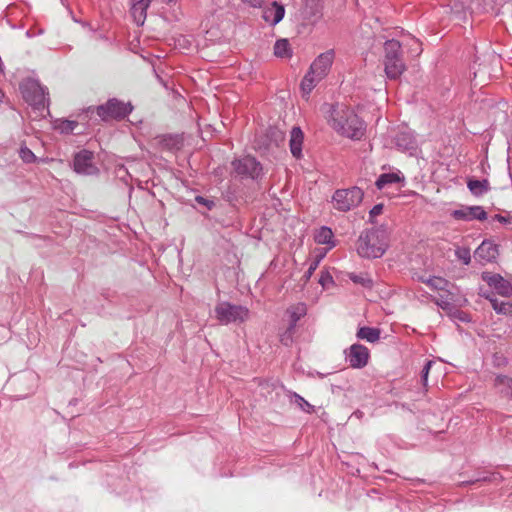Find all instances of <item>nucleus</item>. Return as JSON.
I'll list each match as a JSON object with an SVG mask.
<instances>
[{
    "instance_id": "1",
    "label": "nucleus",
    "mask_w": 512,
    "mask_h": 512,
    "mask_svg": "<svg viewBox=\"0 0 512 512\" xmlns=\"http://www.w3.org/2000/svg\"><path fill=\"white\" fill-rule=\"evenodd\" d=\"M329 125L341 136L360 140L365 135V122L350 108L340 105H326Z\"/></svg>"
},
{
    "instance_id": "2",
    "label": "nucleus",
    "mask_w": 512,
    "mask_h": 512,
    "mask_svg": "<svg viewBox=\"0 0 512 512\" xmlns=\"http://www.w3.org/2000/svg\"><path fill=\"white\" fill-rule=\"evenodd\" d=\"M388 231L384 226L366 229L358 237L357 253L367 259L380 258L388 248Z\"/></svg>"
},
{
    "instance_id": "3",
    "label": "nucleus",
    "mask_w": 512,
    "mask_h": 512,
    "mask_svg": "<svg viewBox=\"0 0 512 512\" xmlns=\"http://www.w3.org/2000/svg\"><path fill=\"white\" fill-rule=\"evenodd\" d=\"M334 59L332 50L320 54L311 64L309 71L301 82V89L309 94L329 72Z\"/></svg>"
},
{
    "instance_id": "4",
    "label": "nucleus",
    "mask_w": 512,
    "mask_h": 512,
    "mask_svg": "<svg viewBox=\"0 0 512 512\" xmlns=\"http://www.w3.org/2000/svg\"><path fill=\"white\" fill-rule=\"evenodd\" d=\"M215 318L222 325L241 324L249 318L250 311L242 305L220 302L214 309Z\"/></svg>"
},
{
    "instance_id": "5",
    "label": "nucleus",
    "mask_w": 512,
    "mask_h": 512,
    "mask_svg": "<svg viewBox=\"0 0 512 512\" xmlns=\"http://www.w3.org/2000/svg\"><path fill=\"white\" fill-rule=\"evenodd\" d=\"M20 89L24 100L35 109L42 110L48 106L47 88L42 86L38 80L27 79L21 84Z\"/></svg>"
},
{
    "instance_id": "6",
    "label": "nucleus",
    "mask_w": 512,
    "mask_h": 512,
    "mask_svg": "<svg viewBox=\"0 0 512 512\" xmlns=\"http://www.w3.org/2000/svg\"><path fill=\"white\" fill-rule=\"evenodd\" d=\"M363 197V190L357 186L338 189L332 196L333 207L338 211L347 212L356 208L362 202Z\"/></svg>"
},
{
    "instance_id": "7",
    "label": "nucleus",
    "mask_w": 512,
    "mask_h": 512,
    "mask_svg": "<svg viewBox=\"0 0 512 512\" xmlns=\"http://www.w3.org/2000/svg\"><path fill=\"white\" fill-rule=\"evenodd\" d=\"M132 110L130 103H124L116 98L109 99L105 104L96 107V113L103 121L125 118Z\"/></svg>"
},
{
    "instance_id": "8",
    "label": "nucleus",
    "mask_w": 512,
    "mask_h": 512,
    "mask_svg": "<svg viewBox=\"0 0 512 512\" xmlns=\"http://www.w3.org/2000/svg\"><path fill=\"white\" fill-rule=\"evenodd\" d=\"M234 172L242 178L256 180L260 177L262 166L254 157L246 156L232 162Z\"/></svg>"
},
{
    "instance_id": "9",
    "label": "nucleus",
    "mask_w": 512,
    "mask_h": 512,
    "mask_svg": "<svg viewBox=\"0 0 512 512\" xmlns=\"http://www.w3.org/2000/svg\"><path fill=\"white\" fill-rule=\"evenodd\" d=\"M346 353V361L350 367L360 369L367 365L370 353L367 347L362 344H353Z\"/></svg>"
},
{
    "instance_id": "10",
    "label": "nucleus",
    "mask_w": 512,
    "mask_h": 512,
    "mask_svg": "<svg viewBox=\"0 0 512 512\" xmlns=\"http://www.w3.org/2000/svg\"><path fill=\"white\" fill-rule=\"evenodd\" d=\"M482 279L499 295L503 297L512 296V284L508 280L503 278L500 274L483 272Z\"/></svg>"
},
{
    "instance_id": "11",
    "label": "nucleus",
    "mask_w": 512,
    "mask_h": 512,
    "mask_svg": "<svg viewBox=\"0 0 512 512\" xmlns=\"http://www.w3.org/2000/svg\"><path fill=\"white\" fill-rule=\"evenodd\" d=\"M451 216L455 220L484 221L487 219V213L482 206H462L460 209L453 210Z\"/></svg>"
},
{
    "instance_id": "12",
    "label": "nucleus",
    "mask_w": 512,
    "mask_h": 512,
    "mask_svg": "<svg viewBox=\"0 0 512 512\" xmlns=\"http://www.w3.org/2000/svg\"><path fill=\"white\" fill-rule=\"evenodd\" d=\"M93 154L90 151L82 150L78 152L73 161L74 170L79 174L93 175L97 168L93 165Z\"/></svg>"
},
{
    "instance_id": "13",
    "label": "nucleus",
    "mask_w": 512,
    "mask_h": 512,
    "mask_svg": "<svg viewBox=\"0 0 512 512\" xmlns=\"http://www.w3.org/2000/svg\"><path fill=\"white\" fill-rule=\"evenodd\" d=\"M498 254V246L489 240H484L475 250V257L486 262L495 261Z\"/></svg>"
},
{
    "instance_id": "14",
    "label": "nucleus",
    "mask_w": 512,
    "mask_h": 512,
    "mask_svg": "<svg viewBox=\"0 0 512 512\" xmlns=\"http://www.w3.org/2000/svg\"><path fill=\"white\" fill-rule=\"evenodd\" d=\"M396 146L402 151H412L416 148V139L412 131L407 128L399 131L395 137Z\"/></svg>"
},
{
    "instance_id": "15",
    "label": "nucleus",
    "mask_w": 512,
    "mask_h": 512,
    "mask_svg": "<svg viewBox=\"0 0 512 512\" xmlns=\"http://www.w3.org/2000/svg\"><path fill=\"white\" fill-rule=\"evenodd\" d=\"M284 14V6L277 2H272L269 7L263 10V19L271 25H276L283 19Z\"/></svg>"
},
{
    "instance_id": "16",
    "label": "nucleus",
    "mask_w": 512,
    "mask_h": 512,
    "mask_svg": "<svg viewBox=\"0 0 512 512\" xmlns=\"http://www.w3.org/2000/svg\"><path fill=\"white\" fill-rule=\"evenodd\" d=\"M304 134L299 127H293L290 132V140L289 146L292 155L296 158H300L302 156V144H303Z\"/></svg>"
},
{
    "instance_id": "17",
    "label": "nucleus",
    "mask_w": 512,
    "mask_h": 512,
    "mask_svg": "<svg viewBox=\"0 0 512 512\" xmlns=\"http://www.w3.org/2000/svg\"><path fill=\"white\" fill-rule=\"evenodd\" d=\"M384 66L385 73L389 79H398L406 70L402 57L393 59L392 61H386L384 62Z\"/></svg>"
},
{
    "instance_id": "18",
    "label": "nucleus",
    "mask_w": 512,
    "mask_h": 512,
    "mask_svg": "<svg viewBox=\"0 0 512 512\" xmlns=\"http://www.w3.org/2000/svg\"><path fill=\"white\" fill-rule=\"evenodd\" d=\"M481 296L490 301L492 308L497 314L512 316V303L508 301H499L492 293H481Z\"/></svg>"
},
{
    "instance_id": "19",
    "label": "nucleus",
    "mask_w": 512,
    "mask_h": 512,
    "mask_svg": "<svg viewBox=\"0 0 512 512\" xmlns=\"http://www.w3.org/2000/svg\"><path fill=\"white\" fill-rule=\"evenodd\" d=\"M151 0H135L131 7V15L137 25H143L146 19V11Z\"/></svg>"
},
{
    "instance_id": "20",
    "label": "nucleus",
    "mask_w": 512,
    "mask_h": 512,
    "mask_svg": "<svg viewBox=\"0 0 512 512\" xmlns=\"http://www.w3.org/2000/svg\"><path fill=\"white\" fill-rule=\"evenodd\" d=\"M494 387L503 396L512 399V378L505 375H497L494 379Z\"/></svg>"
},
{
    "instance_id": "21",
    "label": "nucleus",
    "mask_w": 512,
    "mask_h": 512,
    "mask_svg": "<svg viewBox=\"0 0 512 512\" xmlns=\"http://www.w3.org/2000/svg\"><path fill=\"white\" fill-rule=\"evenodd\" d=\"M157 142L161 148L170 151L179 150L183 145L182 138L179 135H162L157 137Z\"/></svg>"
},
{
    "instance_id": "22",
    "label": "nucleus",
    "mask_w": 512,
    "mask_h": 512,
    "mask_svg": "<svg viewBox=\"0 0 512 512\" xmlns=\"http://www.w3.org/2000/svg\"><path fill=\"white\" fill-rule=\"evenodd\" d=\"M384 62L402 57L401 44L397 40H388L384 44Z\"/></svg>"
},
{
    "instance_id": "23",
    "label": "nucleus",
    "mask_w": 512,
    "mask_h": 512,
    "mask_svg": "<svg viewBox=\"0 0 512 512\" xmlns=\"http://www.w3.org/2000/svg\"><path fill=\"white\" fill-rule=\"evenodd\" d=\"M455 294L449 289L444 291V293L439 294V296L434 297V303L443 310H451L454 306L455 302Z\"/></svg>"
},
{
    "instance_id": "24",
    "label": "nucleus",
    "mask_w": 512,
    "mask_h": 512,
    "mask_svg": "<svg viewBox=\"0 0 512 512\" xmlns=\"http://www.w3.org/2000/svg\"><path fill=\"white\" fill-rule=\"evenodd\" d=\"M401 181H404V177L400 173H383L377 178L375 185L377 189L382 190L390 184Z\"/></svg>"
},
{
    "instance_id": "25",
    "label": "nucleus",
    "mask_w": 512,
    "mask_h": 512,
    "mask_svg": "<svg viewBox=\"0 0 512 512\" xmlns=\"http://www.w3.org/2000/svg\"><path fill=\"white\" fill-rule=\"evenodd\" d=\"M467 186L470 192L477 197L484 195L490 189L489 181L487 179H470L467 182Z\"/></svg>"
},
{
    "instance_id": "26",
    "label": "nucleus",
    "mask_w": 512,
    "mask_h": 512,
    "mask_svg": "<svg viewBox=\"0 0 512 512\" xmlns=\"http://www.w3.org/2000/svg\"><path fill=\"white\" fill-rule=\"evenodd\" d=\"M334 234L331 228L327 226H322L315 234V241L318 244L328 245L331 249L335 247V243L333 242Z\"/></svg>"
},
{
    "instance_id": "27",
    "label": "nucleus",
    "mask_w": 512,
    "mask_h": 512,
    "mask_svg": "<svg viewBox=\"0 0 512 512\" xmlns=\"http://www.w3.org/2000/svg\"><path fill=\"white\" fill-rule=\"evenodd\" d=\"M307 308L304 303H298L293 305L287 309V314L289 316V325H293L296 327L297 322L306 315Z\"/></svg>"
},
{
    "instance_id": "28",
    "label": "nucleus",
    "mask_w": 512,
    "mask_h": 512,
    "mask_svg": "<svg viewBox=\"0 0 512 512\" xmlns=\"http://www.w3.org/2000/svg\"><path fill=\"white\" fill-rule=\"evenodd\" d=\"M356 336L359 339L366 340L370 343H374L378 341L380 338V329L364 326L359 328Z\"/></svg>"
},
{
    "instance_id": "29",
    "label": "nucleus",
    "mask_w": 512,
    "mask_h": 512,
    "mask_svg": "<svg viewBox=\"0 0 512 512\" xmlns=\"http://www.w3.org/2000/svg\"><path fill=\"white\" fill-rule=\"evenodd\" d=\"M274 54L280 58H289L292 55L290 44L287 39H279L274 45Z\"/></svg>"
},
{
    "instance_id": "30",
    "label": "nucleus",
    "mask_w": 512,
    "mask_h": 512,
    "mask_svg": "<svg viewBox=\"0 0 512 512\" xmlns=\"http://www.w3.org/2000/svg\"><path fill=\"white\" fill-rule=\"evenodd\" d=\"M427 285L436 290L446 291L448 290L449 282L441 277H430L427 280H423Z\"/></svg>"
},
{
    "instance_id": "31",
    "label": "nucleus",
    "mask_w": 512,
    "mask_h": 512,
    "mask_svg": "<svg viewBox=\"0 0 512 512\" xmlns=\"http://www.w3.org/2000/svg\"><path fill=\"white\" fill-rule=\"evenodd\" d=\"M349 278L352 282H354L356 284H360L365 288H371L373 286L372 279L365 273H361V274L351 273L349 275Z\"/></svg>"
},
{
    "instance_id": "32",
    "label": "nucleus",
    "mask_w": 512,
    "mask_h": 512,
    "mask_svg": "<svg viewBox=\"0 0 512 512\" xmlns=\"http://www.w3.org/2000/svg\"><path fill=\"white\" fill-rule=\"evenodd\" d=\"M77 126L78 122L76 121L61 120L56 124L55 128L59 130L61 133L69 134L72 133Z\"/></svg>"
},
{
    "instance_id": "33",
    "label": "nucleus",
    "mask_w": 512,
    "mask_h": 512,
    "mask_svg": "<svg viewBox=\"0 0 512 512\" xmlns=\"http://www.w3.org/2000/svg\"><path fill=\"white\" fill-rule=\"evenodd\" d=\"M295 328L293 325H288L287 329L281 334L280 341L283 345L290 346L292 344Z\"/></svg>"
},
{
    "instance_id": "34",
    "label": "nucleus",
    "mask_w": 512,
    "mask_h": 512,
    "mask_svg": "<svg viewBox=\"0 0 512 512\" xmlns=\"http://www.w3.org/2000/svg\"><path fill=\"white\" fill-rule=\"evenodd\" d=\"M293 397L295 399V403L305 412L307 413H313L314 407L311 405L308 401H306L302 396H300L297 393L293 394Z\"/></svg>"
},
{
    "instance_id": "35",
    "label": "nucleus",
    "mask_w": 512,
    "mask_h": 512,
    "mask_svg": "<svg viewBox=\"0 0 512 512\" xmlns=\"http://www.w3.org/2000/svg\"><path fill=\"white\" fill-rule=\"evenodd\" d=\"M456 257L463 262V264L468 265L471 261L470 250L465 247H459L455 250Z\"/></svg>"
},
{
    "instance_id": "36",
    "label": "nucleus",
    "mask_w": 512,
    "mask_h": 512,
    "mask_svg": "<svg viewBox=\"0 0 512 512\" xmlns=\"http://www.w3.org/2000/svg\"><path fill=\"white\" fill-rule=\"evenodd\" d=\"M19 155L25 163H33L36 160L35 154L26 146L20 148Z\"/></svg>"
},
{
    "instance_id": "37",
    "label": "nucleus",
    "mask_w": 512,
    "mask_h": 512,
    "mask_svg": "<svg viewBox=\"0 0 512 512\" xmlns=\"http://www.w3.org/2000/svg\"><path fill=\"white\" fill-rule=\"evenodd\" d=\"M433 363L434 362L431 360L426 361V363L421 371V381H422L423 386H425V387L427 386L429 371H430Z\"/></svg>"
},
{
    "instance_id": "38",
    "label": "nucleus",
    "mask_w": 512,
    "mask_h": 512,
    "mask_svg": "<svg viewBox=\"0 0 512 512\" xmlns=\"http://www.w3.org/2000/svg\"><path fill=\"white\" fill-rule=\"evenodd\" d=\"M383 211V204H376L369 212V220L374 223V217L380 215Z\"/></svg>"
},
{
    "instance_id": "39",
    "label": "nucleus",
    "mask_w": 512,
    "mask_h": 512,
    "mask_svg": "<svg viewBox=\"0 0 512 512\" xmlns=\"http://www.w3.org/2000/svg\"><path fill=\"white\" fill-rule=\"evenodd\" d=\"M319 283H320L323 287H326V286H328L329 284H332V283H333V278H332V276H331L328 272H322V273H321V276H320V279H319Z\"/></svg>"
},
{
    "instance_id": "40",
    "label": "nucleus",
    "mask_w": 512,
    "mask_h": 512,
    "mask_svg": "<svg viewBox=\"0 0 512 512\" xmlns=\"http://www.w3.org/2000/svg\"><path fill=\"white\" fill-rule=\"evenodd\" d=\"M195 200L198 204L206 206L209 210H211L215 206L214 201L206 199L202 196H197Z\"/></svg>"
},
{
    "instance_id": "41",
    "label": "nucleus",
    "mask_w": 512,
    "mask_h": 512,
    "mask_svg": "<svg viewBox=\"0 0 512 512\" xmlns=\"http://www.w3.org/2000/svg\"><path fill=\"white\" fill-rule=\"evenodd\" d=\"M319 261H320V260H314V261L310 264V266H309L308 270H307V271L305 272V274H304V278H305V280H306V281H308V280L310 279V277L312 276V274L314 273V271L317 269V267H318V265H319Z\"/></svg>"
},
{
    "instance_id": "42",
    "label": "nucleus",
    "mask_w": 512,
    "mask_h": 512,
    "mask_svg": "<svg viewBox=\"0 0 512 512\" xmlns=\"http://www.w3.org/2000/svg\"><path fill=\"white\" fill-rule=\"evenodd\" d=\"M242 1L254 8L261 7L264 2V0H242Z\"/></svg>"
},
{
    "instance_id": "43",
    "label": "nucleus",
    "mask_w": 512,
    "mask_h": 512,
    "mask_svg": "<svg viewBox=\"0 0 512 512\" xmlns=\"http://www.w3.org/2000/svg\"><path fill=\"white\" fill-rule=\"evenodd\" d=\"M494 220H496L502 224H509L511 222V218L502 216L500 214L495 215Z\"/></svg>"
},
{
    "instance_id": "44",
    "label": "nucleus",
    "mask_w": 512,
    "mask_h": 512,
    "mask_svg": "<svg viewBox=\"0 0 512 512\" xmlns=\"http://www.w3.org/2000/svg\"><path fill=\"white\" fill-rule=\"evenodd\" d=\"M212 3L215 7L214 9L217 10L223 8L228 3V0H212Z\"/></svg>"
},
{
    "instance_id": "45",
    "label": "nucleus",
    "mask_w": 512,
    "mask_h": 512,
    "mask_svg": "<svg viewBox=\"0 0 512 512\" xmlns=\"http://www.w3.org/2000/svg\"><path fill=\"white\" fill-rule=\"evenodd\" d=\"M24 380L35 382L36 381V375L32 372H28L23 375Z\"/></svg>"
},
{
    "instance_id": "46",
    "label": "nucleus",
    "mask_w": 512,
    "mask_h": 512,
    "mask_svg": "<svg viewBox=\"0 0 512 512\" xmlns=\"http://www.w3.org/2000/svg\"><path fill=\"white\" fill-rule=\"evenodd\" d=\"M459 319L461 321H467L466 315L459 316Z\"/></svg>"
},
{
    "instance_id": "47",
    "label": "nucleus",
    "mask_w": 512,
    "mask_h": 512,
    "mask_svg": "<svg viewBox=\"0 0 512 512\" xmlns=\"http://www.w3.org/2000/svg\"><path fill=\"white\" fill-rule=\"evenodd\" d=\"M176 1H177V0H166V3L171 4V3H174V2H176Z\"/></svg>"
},
{
    "instance_id": "48",
    "label": "nucleus",
    "mask_w": 512,
    "mask_h": 512,
    "mask_svg": "<svg viewBox=\"0 0 512 512\" xmlns=\"http://www.w3.org/2000/svg\"><path fill=\"white\" fill-rule=\"evenodd\" d=\"M65 1H66V0H61V2H62V4H63V5H65Z\"/></svg>"
},
{
    "instance_id": "49",
    "label": "nucleus",
    "mask_w": 512,
    "mask_h": 512,
    "mask_svg": "<svg viewBox=\"0 0 512 512\" xmlns=\"http://www.w3.org/2000/svg\"><path fill=\"white\" fill-rule=\"evenodd\" d=\"M511 221H512V218H511Z\"/></svg>"
}]
</instances>
